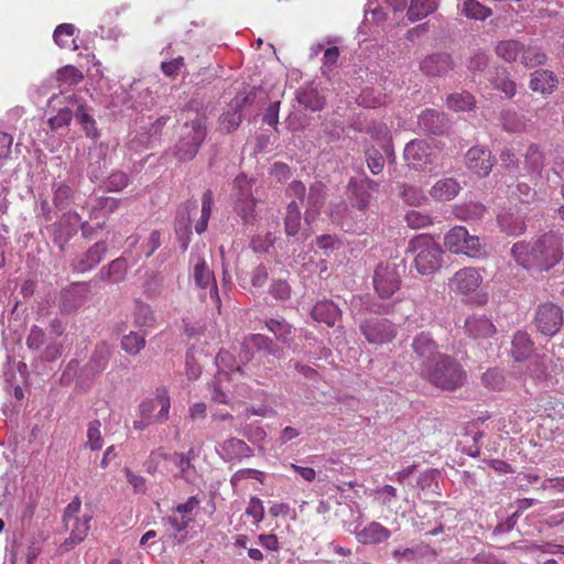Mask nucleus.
<instances>
[{
  "label": "nucleus",
  "instance_id": "nucleus-1",
  "mask_svg": "<svg viewBox=\"0 0 564 564\" xmlns=\"http://www.w3.org/2000/svg\"><path fill=\"white\" fill-rule=\"evenodd\" d=\"M421 376L443 390H455L464 384L466 372L453 357L442 354L431 365L421 368Z\"/></svg>",
  "mask_w": 564,
  "mask_h": 564
},
{
  "label": "nucleus",
  "instance_id": "nucleus-2",
  "mask_svg": "<svg viewBox=\"0 0 564 564\" xmlns=\"http://www.w3.org/2000/svg\"><path fill=\"white\" fill-rule=\"evenodd\" d=\"M406 252L413 256V267L421 275L437 272L443 264V250L429 235H419L409 241Z\"/></svg>",
  "mask_w": 564,
  "mask_h": 564
},
{
  "label": "nucleus",
  "instance_id": "nucleus-3",
  "mask_svg": "<svg viewBox=\"0 0 564 564\" xmlns=\"http://www.w3.org/2000/svg\"><path fill=\"white\" fill-rule=\"evenodd\" d=\"M484 278L479 269L474 267H464L457 270L447 282L448 290L464 300L484 305L488 301V295L482 292L481 284Z\"/></svg>",
  "mask_w": 564,
  "mask_h": 564
},
{
  "label": "nucleus",
  "instance_id": "nucleus-4",
  "mask_svg": "<svg viewBox=\"0 0 564 564\" xmlns=\"http://www.w3.org/2000/svg\"><path fill=\"white\" fill-rule=\"evenodd\" d=\"M444 247L454 254L480 259L487 254L486 246L480 238L470 235L464 226H455L444 236Z\"/></svg>",
  "mask_w": 564,
  "mask_h": 564
},
{
  "label": "nucleus",
  "instance_id": "nucleus-5",
  "mask_svg": "<svg viewBox=\"0 0 564 564\" xmlns=\"http://www.w3.org/2000/svg\"><path fill=\"white\" fill-rule=\"evenodd\" d=\"M216 365L218 367V372L210 386L212 398L218 403L226 404L229 402V381L232 379V376L240 372V366L231 354L226 350H220L218 352L216 357Z\"/></svg>",
  "mask_w": 564,
  "mask_h": 564
},
{
  "label": "nucleus",
  "instance_id": "nucleus-6",
  "mask_svg": "<svg viewBox=\"0 0 564 564\" xmlns=\"http://www.w3.org/2000/svg\"><path fill=\"white\" fill-rule=\"evenodd\" d=\"M253 184L254 180L243 173L239 174L234 181V209L245 224H252L257 216V199L252 192Z\"/></svg>",
  "mask_w": 564,
  "mask_h": 564
},
{
  "label": "nucleus",
  "instance_id": "nucleus-7",
  "mask_svg": "<svg viewBox=\"0 0 564 564\" xmlns=\"http://www.w3.org/2000/svg\"><path fill=\"white\" fill-rule=\"evenodd\" d=\"M206 137V127L200 118L186 122L180 132L175 144V155L180 161H189L198 152Z\"/></svg>",
  "mask_w": 564,
  "mask_h": 564
},
{
  "label": "nucleus",
  "instance_id": "nucleus-8",
  "mask_svg": "<svg viewBox=\"0 0 564 564\" xmlns=\"http://www.w3.org/2000/svg\"><path fill=\"white\" fill-rule=\"evenodd\" d=\"M191 276L196 288L202 291H208L209 297L219 303L218 289L214 272L208 267L205 258L197 251H192L189 256Z\"/></svg>",
  "mask_w": 564,
  "mask_h": 564
},
{
  "label": "nucleus",
  "instance_id": "nucleus-9",
  "mask_svg": "<svg viewBox=\"0 0 564 564\" xmlns=\"http://www.w3.org/2000/svg\"><path fill=\"white\" fill-rule=\"evenodd\" d=\"M171 400L165 388H158L153 397L144 399L139 404V415L151 419L155 424L164 423L169 420Z\"/></svg>",
  "mask_w": 564,
  "mask_h": 564
},
{
  "label": "nucleus",
  "instance_id": "nucleus-10",
  "mask_svg": "<svg viewBox=\"0 0 564 564\" xmlns=\"http://www.w3.org/2000/svg\"><path fill=\"white\" fill-rule=\"evenodd\" d=\"M360 332L369 344L382 345L393 340L397 327L383 317H369L360 323Z\"/></svg>",
  "mask_w": 564,
  "mask_h": 564
},
{
  "label": "nucleus",
  "instance_id": "nucleus-11",
  "mask_svg": "<svg viewBox=\"0 0 564 564\" xmlns=\"http://www.w3.org/2000/svg\"><path fill=\"white\" fill-rule=\"evenodd\" d=\"M539 270H549L555 265L562 258V238L558 234L550 231L535 240Z\"/></svg>",
  "mask_w": 564,
  "mask_h": 564
},
{
  "label": "nucleus",
  "instance_id": "nucleus-12",
  "mask_svg": "<svg viewBox=\"0 0 564 564\" xmlns=\"http://www.w3.org/2000/svg\"><path fill=\"white\" fill-rule=\"evenodd\" d=\"M401 278L395 264H379L373 275V288L381 299H391L400 290Z\"/></svg>",
  "mask_w": 564,
  "mask_h": 564
},
{
  "label": "nucleus",
  "instance_id": "nucleus-13",
  "mask_svg": "<svg viewBox=\"0 0 564 564\" xmlns=\"http://www.w3.org/2000/svg\"><path fill=\"white\" fill-rule=\"evenodd\" d=\"M93 521V513L90 511L84 512L78 518H73L69 520L63 521L65 530L69 533L68 538L64 540L61 547L64 551H70L76 545L82 543L89 530H90V523Z\"/></svg>",
  "mask_w": 564,
  "mask_h": 564
},
{
  "label": "nucleus",
  "instance_id": "nucleus-14",
  "mask_svg": "<svg viewBox=\"0 0 564 564\" xmlns=\"http://www.w3.org/2000/svg\"><path fill=\"white\" fill-rule=\"evenodd\" d=\"M535 324L540 333L555 335L563 324L562 310L553 303L541 304L535 314Z\"/></svg>",
  "mask_w": 564,
  "mask_h": 564
},
{
  "label": "nucleus",
  "instance_id": "nucleus-15",
  "mask_svg": "<svg viewBox=\"0 0 564 564\" xmlns=\"http://www.w3.org/2000/svg\"><path fill=\"white\" fill-rule=\"evenodd\" d=\"M412 349L419 360V370L427 364H432L442 354L438 351V346L432 338L430 333L422 332L417 334L412 341Z\"/></svg>",
  "mask_w": 564,
  "mask_h": 564
},
{
  "label": "nucleus",
  "instance_id": "nucleus-16",
  "mask_svg": "<svg viewBox=\"0 0 564 564\" xmlns=\"http://www.w3.org/2000/svg\"><path fill=\"white\" fill-rule=\"evenodd\" d=\"M465 163L469 171L478 176H487L494 166L491 152L480 145L470 148L465 155Z\"/></svg>",
  "mask_w": 564,
  "mask_h": 564
},
{
  "label": "nucleus",
  "instance_id": "nucleus-17",
  "mask_svg": "<svg viewBox=\"0 0 564 564\" xmlns=\"http://www.w3.org/2000/svg\"><path fill=\"white\" fill-rule=\"evenodd\" d=\"M216 452L224 462H241L253 455L251 447L242 440L230 437L216 446Z\"/></svg>",
  "mask_w": 564,
  "mask_h": 564
},
{
  "label": "nucleus",
  "instance_id": "nucleus-18",
  "mask_svg": "<svg viewBox=\"0 0 564 564\" xmlns=\"http://www.w3.org/2000/svg\"><path fill=\"white\" fill-rule=\"evenodd\" d=\"M419 128L429 134L441 135L448 130V120L444 113L435 109H425L417 120Z\"/></svg>",
  "mask_w": 564,
  "mask_h": 564
},
{
  "label": "nucleus",
  "instance_id": "nucleus-19",
  "mask_svg": "<svg viewBox=\"0 0 564 564\" xmlns=\"http://www.w3.org/2000/svg\"><path fill=\"white\" fill-rule=\"evenodd\" d=\"M107 252V245L105 241H98L91 246L85 253L78 256L72 263V267L77 272H88L93 270L104 259Z\"/></svg>",
  "mask_w": 564,
  "mask_h": 564
},
{
  "label": "nucleus",
  "instance_id": "nucleus-20",
  "mask_svg": "<svg viewBox=\"0 0 564 564\" xmlns=\"http://www.w3.org/2000/svg\"><path fill=\"white\" fill-rule=\"evenodd\" d=\"M88 288L85 284H72L61 293L59 308L63 313L76 312L86 301Z\"/></svg>",
  "mask_w": 564,
  "mask_h": 564
},
{
  "label": "nucleus",
  "instance_id": "nucleus-21",
  "mask_svg": "<svg viewBox=\"0 0 564 564\" xmlns=\"http://www.w3.org/2000/svg\"><path fill=\"white\" fill-rule=\"evenodd\" d=\"M511 254L514 261L527 270L536 269L539 270V262L541 259L538 258L536 243L518 241L511 249Z\"/></svg>",
  "mask_w": 564,
  "mask_h": 564
},
{
  "label": "nucleus",
  "instance_id": "nucleus-22",
  "mask_svg": "<svg viewBox=\"0 0 564 564\" xmlns=\"http://www.w3.org/2000/svg\"><path fill=\"white\" fill-rule=\"evenodd\" d=\"M250 347H256L258 350L267 351L274 357H280L282 352L281 348L275 345L273 340L268 336L262 334H253L246 338L241 345L243 352V355L240 357L241 361H248L251 359L249 354Z\"/></svg>",
  "mask_w": 564,
  "mask_h": 564
},
{
  "label": "nucleus",
  "instance_id": "nucleus-23",
  "mask_svg": "<svg viewBox=\"0 0 564 564\" xmlns=\"http://www.w3.org/2000/svg\"><path fill=\"white\" fill-rule=\"evenodd\" d=\"M420 67L427 76H443L453 68V62L451 55L446 53H434L426 56Z\"/></svg>",
  "mask_w": 564,
  "mask_h": 564
},
{
  "label": "nucleus",
  "instance_id": "nucleus-24",
  "mask_svg": "<svg viewBox=\"0 0 564 564\" xmlns=\"http://www.w3.org/2000/svg\"><path fill=\"white\" fill-rule=\"evenodd\" d=\"M348 188L356 199L357 207L362 210L368 207L370 202V192L377 191L378 183L370 180L368 176L362 175L360 180L351 178L349 181Z\"/></svg>",
  "mask_w": 564,
  "mask_h": 564
},
{
  "label": "nucleus",
  "instance_id": "nucleus-25",
  "mask_svg": "<svg viewBox=\"0 0 564 564\" xmlns=\"http://www.w3.org/2000/svg\"><path fill=\"white\" fill-rule=\"evenodd\" d=\"M192 521L193 518L185 519V517L177 516L175 512L161 519L162 524L171 531L169 538L178 544L185 543L188 540L187 528Z\"/></svg>",
  "mask_w": 564,
  "mask_h": 564
},
{
  "label": "nucleus",
  "instance_id": "nucleus-26",
  "mask_svg": "<svg viewBox=\"0 0 564 564\" xmlns=\"http://www.w3.org/2000/svg\"><path fill=\"white\" fill-rule=\"evenodd\" d=\"M430 148L425 141L412 140L404 148V159L414 169H424L430 162Z\"/></svg>",
  "mask_w": 564,
  "mask_h": 564
},
{
  "label": "nucleus",
  "instance_id": "nucleus-27",
  "mask_svg": "<svg viewBox=\"0 0 564 564\" xmlns=\"http://www.w3.org/2000/svg\"><path fill=\"white\" fill-rule=\"evenodd\" d=\"M466 333L475 338H489L496 333V327L491 319L485 315L474 314L465 321Z\"/></svg>",
  "mask_w": 564,
  "mask_h": 564
},
{
  "label": "nucleus",
  "instance_id": "nucleus-28",
  "mask_svg": "<svg viewBox=\"0 0 564 564\" xmlns=\"http://www.w3.org/2000/svg\"><path fill=\"white\" fill-rule=\"evenodd\" d=\"M80 223V216L77 213L65 214L62 220L56 225L54 242L63 250L68 240L76 234V226Z\"/></svg>",
  "mask_w": 564,
  "mask_h": 564
},
{
  "label": "nucleus",
  "instance_id": "nucleus-29",
  "mask_svg": "<svg viewBox=\"0 0 564 564\" xmlns=\"http://www.w3.org/2000/svg\"><path fill=\"white\" fill-rule=\"evenodd\" d=\"M191 223L189 204H185L178 208L174 226L180 247L183 251L188 249L191 242Z\"/></svg>",
  "mask_w": 564,
  "mask_h": 564
},
{
  "label": "nucleus",
  "instance_id": "nucleus-30",
  "mask_svg": "<svg viewBox=\"0 0 564 564\" xmlns=\"http://www.w3.org/2000/svg\"><path fill=\"white\" fill-rule=\"evenodd\" d=\"M311 315L316 322L334 326L340 318L341 311L333 301L323 300L313 306Z\"/></svg>",
  "mask_w": 564,
  "mask_h": 564
},
{
  "label": "nucleus",
  "instance_id": "nucleus-31",
  "mask_svg": "<svg viewBox=\"0 0 564 564\" xmlns=\"http://www.w3.org/2000/svg\"><path fill=\"white\" fill-rule=\"evenodd\" d=\"M356 539L362 544H378L387 541L391 532L381 523L372 521L360 531H355Z\"/></svg>",
  "mask_w": 564,
  "mask_h": 564
},
{
  "label": "nucleus",
  "instance_id": "nucleus-32",
  "mask_svg": "<svg viewBox=\"0 0 564 564\" xmlns=\"http://www.w3.org/2000/svg\"><path fill=\"white\" fill-rule=\"evenodd\" d=\"M460 191L459 183L453 177L437 181L431 188V196L438 202L454 199Z\"/></svg>",
  "mask_w": 564,
  "mask_h": 564
},
{
  "label": "nucleus",
  "instance_id": "nucleus-33",
  "mask_svg": "<svg viewBox=\"0 0 564 564\" xmlns=\"http://www.w3.org/2000/svg\"><path fill=\"white\" fill-rule=\"evenodd\" d=\"M557 87L556 76L547 69H538L531 74L530 88L543 95L551 94Z\"/></svg>",
  "mask_w": 564,
  "mask_h": 564
},
{
  "label": "nucleus",
  "instance_id": "nucleus-34",
  "mask_svg": "<svg viewBox=\"0 0 564 564\" xmlns=\"http://www.w3.org/2000/svg\"><path fill=\"white\" fill-rule=\"evenodd\" d=\"M486 212L487 208L484 204L473 200L457 204L453 209L455 217L462 221L480 220Z\"/></svg>",
  "mask_w": 564,
  "mask_h": 564
},
{
  "label": "nucleus",
  "instance_id": "nucleus-35",
  "mask_svg": "<svg viewBox=\"0 0 564 564\" xmlns=\"http://www.w3.org/2000/svg\"><path fill=\"white\" fill-rule=\"evenodd\" d=\"M498 224L510 236H519L525 230L524 217L520 213H502L498 215Z\"/></svg>",
  "mask_w": 564,
  "mask_h": 564
},
{
  "label": "nucleus",
  "instance_id": "nucleus-36",
  "mask_svg": "<svg viewBox=\"0 0 564 564\" xmlns=\"http://www.w3.org/2000/svg\"><path fill=\"white\" fill-rule=\"evenodd\" d=\"M88 175L94 182L99 181L107 169L106 148L102 145L89 152Z\"/></svg>",
  "mask_w": 564,
  "mask_h": 564
},
{
  "label": "nucleus",
  "instance_id": "nucleus-37",
  "mask_svg": "<svg viewBox=\"0 0 564 564\" xmlns=\"http://www.w3.org/2000/svg\"><path fill=\"white\" fill-rule=\"evenodd\" d=\"M533 350V343L529 334L524 330H518L512 339L511 355L517 361L529 358Z\"/></svg>",
  "mask_w": 564,
  "mask_h": 564
},
{
  "label": "nucleus",
  "instance_id": "nucleus-38",
  "mask_svg": "<svg viewBox=\"0 0 564 564\" xmlns=\"http://www.w3.org/2000/svg\"><path fill=\"white\" fill-rule=\"evenodd\" d=\"M265 327L278 340L288 344L292 339L293 327L282 316L270 317L264 321Z\"/></svg>",
  "mask_w": 564,
  "mask_h": 564
},
{
  "label": "nucleus",
  "instance_id": "nucleus-39",
  "mask_svg": "<svg viewBox=\"0 0 564 564\" xmlns=\"http://www.w3.org/2000/svg\"><path fill=\"white\" fill-rule=\"evenodd\" d=\"M523 51V43L518 40H503L496 44L495 52L499 58L506 63H513L517 58L521 57Z\"/></svg>",
  "mask_w": 564,
  "mask_h": 564
},
{
  "label": "nucleus",
  "instance_id": "nucleus-40",
  "mask_svg": "<svg viewBox=\"0 0 564 564\" xmlns=\"http://www.w3.org/2000/svg\"><path fill=\"white\" fill-rule=\"evenodd\" d=\"M438 7V0H412L408 9V19L411 22L420 21L434 11Z\"/></svg>",
  "mask_w": 564,
  "mask_h": 564
},
{
  "label": "nucleus",
  "instance_id": "nucleus-41",
  "mask_svg": "<svg viewBox=\"0 0 564 564\" xmlns=\"http://www.w3.org/2000/svg\"><path fill=\"white\" fill-rule=\"evenodd\" d=\"M458 10L462 15L470 20L485 21L492 14L489 7L481 4L478 0H465Z\"/></svg>",
  "mask_w": 564,
  "mask_h": 564
},
{
  "label": "nucleus",
  "instance_id": "nucleus-42",
  "mask_svg": "<svg viewBox=\"0 0 564 564\" xmlns=\"http://www.w3.org/2000/svg\"><path fill=\"white\" fill-rule=\"evenodd\" d=\"M133 323L137 327L153 328L156 318L151 306L142 301L137 300L133 307Z\"/></svg>",
  "mask_w": 564,
  "mask_h": 564
},
{
  "label": "nucleus",
  "instance_id": "nucleus-43",
  "mask_svg": "<svg viewBox=\"0 0 564 564\" xmlns=\"http://www.w3.org/2000/svg\"><path fill=\"white\" fill-rule=\"evenodd\" d=\"M324 195L323 186L321 184H314L311 186L308 195L306 197L307 208L305 212V221L311 223L318 214L319 208L323 205Z\"/></svg>",
  "mask_w": 564,
  "mask_h": 564
},
{
  "label": "nucleus",
  "instance_id": "nucleus-44",
  "mask_svg": "<svg viewBox=\"0 0 564 564\" xmlns=\"http://www.w3.org/2000/svg\"><path fill=\"white\" fill-rule=\"evenodd\" d=\"M111 356V347L106 343H100L96 346L88 367L95 373H100L104 371L108 365L109 358Z\"/></svg>",
  "mask_w": 564,
  "mask_h": 564
},
{
  "label": "nucleus",
  "instance_id": "nucleus-45",
  "mask_svg": "<svg viewBox=\"0 0 564 564\" xmlns=\"http://www.w3.org/2000/svg\"><path fill=\"white\" fill-rule=\"evenodd\" d=\"M296 100L306 109L319 110L324 106V99L313 87L301 88L296 91Z\"/></svg>",
  "mask_w": 564,
  "mask_h": 564
},
{
  "label": "nucleus",
  "instance_id": "nucleus-46",
  "mask_svg": "<svg viewBox=\"0 0 564 564\" xmlns=\"http://www.w3.org/2000/svg\"><path fill=\"white\" fill-rule=\"evenodd\" d=\"M527 171L532 175H541L544 166V156L536 144H530L524 155Z\"/></svg>",
  "mask_w": 564,
  "mask_h": 564
},
{
  "label": "nucleus",
  "instance_id": "nucleus-47",
  "mask_svg": "<svg viewBox=\"0 0 564 564\" xmlns=\"http://www.w3.org/2000/svg\"><path fill=\"white\" fill-rule=\"evenodd\" d=\"M213 206H214V194H213L212 189H206L202 196L200 217L196 221L195 227H194L195 231L198 235H202L203 232L206 231L207 226H208V220L212 215Z\"/></svg>",
  "mask_w": 564,
  "mask_h": 564
},
{
  "label": "nucleus",
  "instance_id": "nucleus-48",
  "mask_svg": "<svg viewBox=\"0 0 564 564\" xmlns=\"http://www.w3.org/2000/svg\"><path fill=\"white\" fill-rule=\"evenodd\" d=\"M446 105L454 111H469L476 106V100L470 93L463 91L448 95Z\"/></svg>",
  "mask_w": 564,
  "mask_h": 564
},
{
  "label": "nucleus",
  "instance_id": "nucleus-49",
  "mask_svg": "<svg viewBox=\"0 0 564 564\" xmlns=\"http://www.w3.org/2000/svg\"><path fill=\"white\" fill-rule=\"evenodd\" d=\"M75 31H76V28L74 24H70V23L59 24L53 33L54 42L59 47H63V48L72 47L73 50H76L77 45L75 44V40L73 39Z\"/></svg>",
  "mask_w": 564,
  "mask_h": 564
},
{
  "label": "nucleus",
  "instance_id": "nucleus-50",
  "mask_svg": "<svg viewBox=\"0 0 564 564\" xmlns=\"http://www.w3.org/2000/svg\"><path fill=\"white\" fill-rule=\"evenodd\" d=\"M546 61V55L540 46H525L521 52V64L527 68H533L543 65Z\"/></svg>",
  "mask_w": 564,
  "mask_h": 564
},
{
  "label": "nucleus",
  "instance_id": "nucleus-51",
  "mask_svg": "<svg viewBox=\"0 0 564 564\" xmlns=\"http://www.w3.org/2000/svg\"><path fill=\"white\" fill-rule=\"evenodd\" d=\"M74 108V116L77 120V122L83 127V129L86 132V135L89 138H96L98 135L97 129H96V122L94 118L89 115L86 107L77 104H73Z\"/></svg>",
  "mask_w": 564,
  "mask_h": 564
},
{
  "label": "nucleus",
  "instance_id": "nucleus-52",
  "mask_svg": "<svg viewBox=\"0 0 564 564\" xmlns=\"http://www.w3.org/2000/svg\"><path fill=\"white\" fill-rule=\"evenodd\" d=\"M301 225V212L297 203L293 199L286 207V215L284 218L285 232L289 236H294L299 232Z\"/></svg>",
  "mask_w": 564,
  "mask_h": 564
},
{
  "label": "nucleus",
  "instance_id": "nucleus-53",
  "mask_svg": "<svg viewBox=\"0 0 564 564\" xmlns=\"http://www.w3.org/2000/svg\"><path fill=\"white\" fill-rule=\"evenodd\" d=\"M400 196L403 202L410 206H421L427 199L421 188L409 184H402L400 186Z\"/></svg>",
  "mask_w": 564,
  "mask_h": 564
},
{
  "label": "nucleus",
  "instance_id": "nucleus-54",
  "mask_svg": "<svg viewBox=\"0 0 564 564\" xmlns=\"http://www.w3.org/2000/svg\"><path fill=\"white\" fill-rule=\"evenodd\" d=\"M145 346V335L130 332L121 339V348L129 355H138Z\"/></svg>",
  "mask_w": 564,
  "mask_h": 564
},
{
  "label": "nucleus",
  "instance_id": "nucleus-55",
  "mask_svg": "<svg viewBox=\"0 0 564 564\" xmlns=\"http://www.w3.org/2000/svg\"><path fill=\"white\" fill-rule=\"evenodd\" d=\"M127 271V260L123 257L111 261L100 270L102 279H110L113 282L121 280Z\"/></svg>",
  "mask_w": 564,
  "mask_h": 564
},
{
  "label": "nucleus",
  "instance_id": "nucleus-56",
  "mask_svg": "<svg viewBox=\"0 0 564 564\" xmlns=\"http://www.w3.org/2000/svg\"><path fill=\"white\" fill-rule=\"evenodd\" d=\"M100 429L101 423L99 420H93L88 423L86 446L91 451H99L104 445Z\"/></svg>",
  "mask_w": 564,
  "mask_h": 564
},
{
  "label": "nucleus",
  "instance_id": "nucleus-57",
  "mask_svg": "<svg viewBox=\"0 0 564 564\" xmlns=\"http://www.w3.org/2000/svg\"><path fill=\"white\" fill-rule=\"evenodd\" d=\"M72 199L73 191L68 185H66L65 183L54 184L53 202L58 209L66 208L72 203Z\"/></svg>",
  "mask_w": 564,
  "mask_h": 564
},
{
  "label": "nucleus",
  "instance_id": "nucleus-58",
  "mask_svg": "<svg viewBox=\"0 0 564 564\" xmlns=\"http://www.w3.org/2000/svg\"><path fill=\"white\" fill-rule=\"evenodd\" d=\"M193 452L189 451L188 453H175L172 456V462L175 464V466L180 469V477L188 480L191 476V469H193L192 459H193Z\"/></svg>",
  "mask_w": 564,
  "mask_h": 564
},
{
  "label": "nucleus",
  "instance_id": "nucleus-59",
  "mask_svg": "<svg viewBox=\"0 0 564 564\" xmlns=\"http://www.w3.org/2000/svg\"><path fill=\"white\" fill-rule=\"evenodd\" d=\"M160 68L166 77L175 78L186 70L185 59L183 56H178L171 61H163Z\"/></svg>",
  "mask_w": 564,
  "mask_h": 564
},
{
  "label": "nucleus",
  "instance_id": "nucleus-60",
  "mask_svg": "<svg viewBox=\"0 0 564 564\" xmlns=\"http://www.w3.org/2000/svg\"><path fill=\"white\" fill-rule=\"evenodd\" d=\"M386 96L376 93L372 88H366L358 97V104L366 108H376L384 104Z\"/></svg>",
  "mask_w": 564,
  "mask_h": 564
},
{
  "label": "nucleus",
  "instance_id": "nucleus-61",
  "mask_svg": "<svg viewBox=\"0 0 564 564\" xmlns=\"http://www.w3.org/2000/svg\"><path fill=\"white\" fill-rule=\"evenodd\" d=\"M405 221L413 229L425 228L433 224L432 217L429 214L419 210L408 212L405 214Z\"/></svg>",
  "mask_w": 564,
  "mask_h": 564
},
{
  "label": "nucleus",
  "instance_id": "nucleus-62",
  "mask_svg": "<svg viewBox=\"0 0 564 564\" xmlns=\"http://www.w3.org/2000/svg\"><path fill=\"white\" fill-rule=\"evenodd\" d=\"M242 120L241 109L240 108H231V110L225 112L220 117V129L226 132H230L231 130L239 127Z\"/></svg>",
  "mask_w": 564,
  "mask_h": 564
},
{
  "label": "nucleus",
  "instance_id": "nucleus-63",
  "mask_svg": "<svg viewBox=\"0 0 564 564\" xmlns=\"http://www.w3.org/2000/svg\"><path fill=\"white\" fill-rule=\"evenodd\" d=\"M46 344V335L44 330L33 325L30 329V333L26 337V346L29 349L33 351H39L43 348V346Z\"/></svg>",
  "mask_w": 564,
  "mask_h": 564
},
{
  "label": "nucleus",
  "instance_id": "nucleus-64",
  "mask_svg": "<svg viewBox=\"0 0 564 564\" xmlns=\"http://www.w3.org/2000/svg\"><path fill=\"white\" fill-rule=\"evenodd\" d=\"M482 383L494 390H501L505 383V378L502 372L497 369H488L481 377Z\"/></svg>",
  "mask_w": 564,
  "mask_h": 564
}]
</instances>
